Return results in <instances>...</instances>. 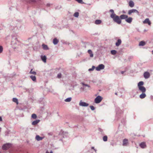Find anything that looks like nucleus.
Returning a JSON list of instances; mask_svg holds the SVG:
<instances>
[{
	"label": "nucleus",
	"instance_id": "0eeeda50",
	"mask_svg": "<svg viewBox=\"0 0 153 153\" xmlns=\"http://www.w3.org/2000/svg\"><path fill=\"white\" fill-rule=\"evenodd\" d=\"M17 38L15 37H13L11 41V44L13 45H15L17 44L18 42Z\"/></svg>",
	"mask_w": 153,
	"mask_h": 153
},
{
	"label": "nucleus",
	"instance_id": "c85d7f7f",
	"mask_svg": "<svg viewBox=\"0 0 153 153\" xmlns=\"http://www.w3.org/2000/svg\"><path fill=\"white\" fill-rule=\"evenodd\" d=\"M117 53V51H116L115 50H112L111 51V53L113 55H115Z\"/></svg>",
	"mask_w": 153,
	"mask_h": 153
},
{
	"label": "nucleus",
	"instance_id": "864d4df0",
	"mask_svg": "<svg viewBox=\"0 0 153 153\" xmlns=\"http://www.w3.org/2000/svg\"><path fill=\"white\" fill-rule=\"evenodd\" d=\"M80 89H83V88L82 87H81V88H80Z\"/></svg>",
	"mask_w": 153,
	"mask_h": 153
},
{
	"label": "nucleus",
	"instance_id": "c9c22d12",
	"mask_svg": "<svg viewBox=\"0 0 153 153\" xmlns=\"http://www.w3.org/2000/svg\"><path fill=\"white\" fill-rule=\"evenodd\" d=\"M96 68L94 66H92V67L91 68H89V69H88V71H93L94 70V68Z\"/></svg>",
	"mask_w": 153,
	"mask_h": 153
},
{
	"label": "nucleus",
	"instance_id": "f257e3e1",
	"mask_svg": "<svg viewBox=\"0 0 153 153\" xmlns=\"http://www.w3.org/2000/svg\"><path fill=\"white\" fill-rule=\"evenodd\" d=\"M109 12L111 13L110 15V17L113 19V21L118 22V20H120L119 16L117 15L114 13V11L113 9H111L109 10Z\"/></svg>",
	"mask_w": 153,
	"mask_h": 153
},
{
	"label": "nucleus",
	"instance_id": "2eb2a0df",
	"mask_svg": "<svg viewBox=\"0 0 153 153\" xmlns=\"http://www.w3.org/2000/svg\"><path fill=\"white\" fill-rule=\"evenodd\" d=\"M41 58L42 60L44 62H46V56L44 55H41Z\"/></svg>",
	"mask_w": 153,
	"mask_h": 153
},
{
	"label": "nucleus",
	"instance_id": "8fccbe9b",
	"mask_svg": "<svg viewBox=\"0 0 153 153\" xmlns=\"http://www.w3.org/2000/svg\"><path fill=\"white\" fill-rule=\"evenodd\" d=\"M122 12H123V13H126V12L124 10Z\"/></svg>",
	"mask_w": 153,
	"mask_h": 153
},
{
	"label": "nucleus",
	"instance_id": "f3484780",
	"mask_svg": "<svg viewBox=\"0 0 153 153\" xmlns=\"http://www.w3.org/2000/svg\"><path fill=\"white\" fill-rule=\"evenodd\" d=\"M140 146L143 149L146 146V143L145 142H142L140 144Z\"/></svg>",
	"mask_w": 153,
	"mask_h": 153
},
{
	"label": "nucleus",
	"instance_id": "5fc2aeb1",
	"mask_svg": "<svg viewBox=\"0 0 153 153\" xmlns=\"http://www.w3.org/2000/svg\"><path fill=\"white\" fill-rule=\"evenodd\" d=\"M115 95H117V93H115Z\"/></svg>",
	"mask_w": 153,
	"mask_h": 153
},
{
	"label": "nucleus",
	"instance_id": "37998d69",
	"mask_svg": "<svg viewBox=\"0 0 153 153\" xmlns=\"http://www.w3.org/2000/svg\"><path fill=\"white\" fill-rule=\"evenodd\" d=\"M99 130L101 132H102L103 131L102 129L100 128H99Z\"/></svg>",
	"mask_w": 153,
	"mask_h": 153
},
{
	"label": "nucleus",
	"instance_id": "393cba45",
	"mask_svg": "<svg viewBox=\"0 0 153 153\" xmlns=\"http://www.w3.org/2000/svg\"><path fill=\"white\" fill-rule=\"evenodd\" d=\"M88 52L90 54V56L91 57H92L93 56V54L91 50H89L88 51Z\"/></svg>",
	"mask_w": 153,
	"mask_h": 153
},
{
	"label": "nucleus",
	"instance_id": "72a5a7b5",
	"mask_svg": "<svg viewBox=\"0 0 153 153\" xmlns=\"http://www.w3.org/2000/svg\"><path fill=\"white\" fill-rule=\"evenodd\" d=\"M76 1H77L78 3L82 4H84V2H83L82 0H75Z\"/></svg>",
	"mask_w": 153,
	"mask_h": 153
},
{
	"label": "nucleus",
	"instance_id": "4468645a",
	"mask_svg": "<svg viewBox=\"0 0 153 153\" xmlns=\"http://www.w3.org/2000/svg\"><path fill=\"white\" fill-rule=\"evenodd\" d=\"M121 40L120 39H118L115 43L116 46L117 47L119 46L121 44Z\"/></svg>",
	"mask_w": 153,
	"mask_h": 153
},
{
	"label": "nucleus",
	"instance_id": "1a4fd4ad",
	"mask_svg": "<svg viewBox=\"0 0 153 153\" xmlns=\"http://www.w3.org/2000/svg\"><path fill=\"white\" fill-rule=\"evenodd\" d=\"M136 13L137 14H138L139 13V12L138 11L135 9H132L131 10H128V13L129 15H131L132 13Z\"/></svg>",
	"mask_w": 153,
	"mask_h": 153
},
{
	"label": "nucleus",
	"instance_id": "a878e982",
	"mask_svg": "<svg viewBox=\"0 0 153 153\" xmlns=\"http://www.w3.org/2000/svg\"><path fill=\"white\" fill-rule=\"evenodd\" d=\"M101 20L99 19L96 20L95 21V23L96 25L100 24L101 23Z\"/></svg>",
	"mask_w": 153,
	"mask_h": 153
},
{
	"label": "nucleus",
	"instance_id": "39448f33",
	"mask_svg": "<svg viewBox=\"0 0 153 153\" xmlns=\"http://www.w3.org/2000/svg\"><path fill=\"white\" fill-rule=\"evenodd\" d=\"M11 146V144L10 143H7L4 144L2 146L3 150H6L10 148Z\"/></svg>",
	"mask_w": 153,
	"mask_h": 153
},
{
	"label": "nucleus",
	"instance_id": "bb28decb",
	"mask_svg": "<svg viewBox=\"0 0 153 153\" xmlns=\"http://www.w3.org/2000/svg\"><path fill=\"white\" fill-rule=\"evenodd\" d=\"M30 78L34 82H36V78L35 76L31 75L30 76Z\"/></svg>",
	"mask_w": 153,
	"mask_h": 153
},
{
	"label": "nucleus",
	"instance_id": "a19ab883",
	"mask_svg": "<svg viewBox=\"0 0 153 153\" xmlns=\"http://www.w3.org/2000/svg\"><path fill=\"white\" fill-rule=\"evenodd\" d=\"M3 48L2 46H0V53H1L3 51Z\"/></svg>",
	"mask_w": 153,
	"mask_h": 153
},
{
	"label": "nucleus",
	"instance_id": "09e8293b",
	"mask_svg": "<svg viewBox=\"0 0 153 153\" xmlns=\"http://www.w3.org/2000/svg\"><path fill=\"white\" fill-rule=\"evenodd\" d=\"M150 97L151 99L153 98V96L152 95Z\"/></svg>",
	"mask_w": 153,
	"mask_h": 153
},
{
	"label": "nucleus",
	"instance_id": "49530a36",
	"mask_svg": "<svg viewBox=\"0 0 153 153\" xmlns=\"http://www.w3.org/2000/svg\"><path fill=\"white\" fill-rule=\"evenodd\" d=\"M50 4H47V7H49V6H50Z\"/></svg>",
	"mask_w": 153,
	"mask_h": 153
},
{
	"label": "nucleus",
	"instance_id": "58836bf2",
	"mask_svg": "<svg viewBox=\"0 0 153 153\" xmlns=\"http://www.w3.org/2000/svg\"><path fill=\"white\" fill-rule=\"evenodd\" d=\"M61 76H62V74L61 73H60L58 74L57 76V77L58 78H61Z\"/></svg>",
	"mask_w": 153,
	"mask_h": 153
},
{
	"label": "nucleus",
	"instance_id": "4be33fe9",
	"mask_svg": "<svg viewBox=\"0 0 153 153\" xmlns=\"http://www.w3.org/2000/svg\"><path fill=\"white\" fill-rule=\"evenodd\" d=\"M40 121L39 120H36L32 122V124L33 125H35L38 124Z\"/></svg>",
	"mask_w": 153,
	"mask_h": 153
},
{
	"label": "nucleus",
	"instance_id": "b1692460",
	"mask_svg": "<svg viewBox=\"0 0 153 153\" xmlns=\"http://www.w3.org/2000/svg\"><path fill=\"white\" fill-rule=\"evenodd\" d=\"M59 42V40L56 38H54L53 40V43L54 45H56Z\"/></svg>",
	"mask_w": 153,
	"mask_h": 153
},
{
	"label": "nucleus",
	"instance_id": "de8ad7c7",
	"mask_svg": "<svg viewBox=\"0 0 153 153\" xmlns=\"http://www.w3.org/2000/svg\"><path fill=\"white\" fill-rule=\"evenodd\" d=\"M91 148L92 149H95L94 147L93 146L91 147Z\"/></svg>",
	"mask_w": 153,
	"mask_h": 153
},
{
	"label": "nucleus",
	"instance_id": "e433bc0d",
	"mask_svg": "<svg viewBox=\"0 0 153 153\" xmlns=\"http://www.w3.org/2000/svg\"><path fill=\"white\" fill-rule=\"evenodd\" d=\"M82 84L83 86H87L88 88L90 87V86L88 84H85L84 83H82Z\"/></svg>",
	"mask_w": 153,
	"mask_h": 153
},
{
	"label": "nucleus",
	"instance_id": "6ab92c4d",
	"mask_svg": "<svg viewBox=\"0 0 153 153\" xmlns=\"http://www.w3.org/2000/svg\"><path fill=\"white\" fill-rule=\"evenodd\" d=\"M16 25L14 29H18L19 30L21 29V25L20 24V23H16Z\"/></svg>",
	"mask_w": 153,
	"mask_h": 153
},
{
	"label": "nucleus",
	"instance_id": "6e6552de",
	"mask_svg": "<svg viewBox=\"0 0 153 153\" xmlns=\"http://www.w3.org/2000/svg\"><path fill=\"white\" fill-rule=\"evenodd\" d=\"M79 105V106L83 107H87L89 105L88 103L82 102V100L80 101Z\"/></svg>",
	"mask_w": 153,
	"mask_h": 153
},
{
	"label": "nucleus",
	"instance_id": "13d9d810",
	"mask_svg": "<svg viewBox=\"0 0 153 153\" xmlns=\"http://www.w3.org/2000/svg\"><path fill=\"white\" fill-rule=\"evenodd\" d=\"M144 31H146V30H144Z\"/></svg>",
	"mask_w": 153,
	"mask_h": 153
},
{
	"label": "nucleus",
	"instance_id": "4c0bfd02",
	"mask_svg": "<svg viewBox=\"0 0 153 153\" xmlns=\"http://www.w3.org/2000/svg\"><path fill=\"white\" fill-rule=\"evenodd\" d=\"M90 108L93 111L95 110V107L93 105H91L90 106Z\"/></svg>",
	"mask_w": 153,
	"mask_h": 153
},
{
	"label": "nucleus",
	"instance_id": "9b49d317",
	"mask_svg": "<svg viewBox=\"0 0 153 153\" xmlns=\"http://www.w3.org/2000/svg\"><path fill=\"white\" fill-rule=\"evenodd\" d=\"M144 24H147L149 25H150L151 24V22L149 18H146L143 21Z\"/></svg>",
	"mask_w": 153,
	"mask_h": 153
},
{
	"label": "nucleus",
	"instance_id": "aec40b11",
	"mask_svg": "<svg viewBox=\"0 0 153 153\" xmlns=\"http://www.w3.org/2000/svg\"><path fill=\"white\" fill-rule=\"evenodd\" d=\"M146 97V95L145 93H142L140 95L139 97L141 99H143Z\"/></svg>",
	"mask_w": 153,
	"mask_h": 153
},
{
	"label": "nucleus",
	"instance_id": "603ef678",
	"mask_svg": "<svg viewBox=\"0 0 153 153\" xmlns=\"http://www.w3.org/2000/svg\"><path fill=\"white\" fill-rule=\"evenodd\" d=\"M33 71V69H31L30 72H33V71Z\"/></svg>",
	"mask_w": 153,
	"mask_h": 153
},
{
	"label": "nucleus",
	"instance_id": "5701e85b",
	"mask_svg": "<svg viewBox=\"0 0 153 153\" xmlns=\"http://www.w3.org/2000/svg\"><path fill=\"white\" fill-rule=\"evenodd\" d=\"M146 44V43L144 41H140L139 44V46H144Z\"/></svg>",
	"mask_w": 153,
	"mask_h": 153
},
{
	"label": "nucleus",
	"instance_id": "6e6d98bb",
	"mask_svg": "<svg viewBox=\"0 0 153 153\" xmlns=\"http://www.w3.org/2000/svg\"><path fill=\"white\" fill-rule=\"evenodd\" d=\"M48 134H50V135H51V134H50V133H48Z\"/></svg>",
	"mask_w": 153,
	"mask_h": 153
},
{
	"label": "nucleus",
	"instance_id": "2f4dec72",
	"mask_svg": "<svg viewBox=\"0 0 153 153\" xmlns=\"http://www.w3.org/2000/svg\"><path fill=\"white\" fill-rule=\"evenodd\" d=\"M71 97H68L66 98L65 100V101L66 102H69L71 101Z\"/></svg>",
	"mask_w": 153,
	"mask_h": 153
},
{
	"label": "nucleus",
	"instance_id": "423d86ee",
	"mask_svg": "<svg viewBox=\"0 0 153 153\" xmlns=\"http://www.w3.org/2000/svg\"><path fill=\"white\" fill-rule=\"evenodd\" d=\"M105 68V66L102 64L99 65L98 66L96 67V70L97 71H100L101 70Z\"/></svg>",
	"mask_w": 153,
	"mask_h": 153
},
{
	"label": "nucleus",
	"instance_id": "f03ea898",
	"mask_svg": "<svg viewBox=\"0 0 153 153\" xmlns=\"http://www.w3.org/2000/svg\"><path fill=\"white\" fill-rule=\"evenodd\" d=\"M144 82L143 81H140L137 84V87L139 90L142 93H145L146 89V88L143 86Z\"/></svg>",
	"mask_w": 153,
	"mask_h": 153
},
{
	"label": "nucleus",
	"instance_id": "3c124183",
	"mask_svg": "<svg viewBox=\"0 0 153 153\" xmlns=\"http://www.w3.org/2000/svg\"><path fill=\"white\" fill-rule=\"evenodd\" d=\"M94 150L95 152H97V150L96 149H94Z\"/></svg>",
	"mask_w": 153,
	"mask_h": 153
},
{
	"label": "nucleus",
	"instance_id": "f8f14e48",
	"mask_svg": "<svg viewBox=\"0 0 153 153\" xmlns=\"http://www.w3.org/2000/svg\"><path fill=\"white\" fill-rule=\"evenodd\" d=\"M128 143V140L126 139H124L123 140V145L124 146H127Z\"/></svg>",
	"mask_w": 153,
	"mask_h": 153
},
{
	"label": "nucleus",
	"instance_id": "ddd939ff",
	"mask_svg": "<svg viewBox=\"0 0 153 153\" xmlns=\"http://www.w3.org/2000/svg\"><path fill=\"white\" fill-rule=\"evenodd\" d=\"M132 20H133V19L131 17H129V18L128 17L125 20V21L126 22H127L129 24H130L131 22L132 21Z\"/></svg>",
	"mask_w": 153,
	"mask_h": 153
},
{
	"label": "nucleus",
	"instance_id": "9d476101",
	"mask_svg": "<svg viewBox=\"0 0 153 153\" xmlns=\"http://www.w3.org/2000/svg\"><path fill=\"white\" fill-rule=\"evenodd\" d=\"M143 76L145 79L149 78L150 76L149 73L148 72H145L144 73Z\"/></svg>",
	"mask_w": 153,
	"mask_h": 153
},
{
	"label": "nucleus",
	"instance_id": "412c9836",
	"mask_svg": "<svg viewBox=\"0 0 153 153\" xmlns=\"http://www.w3.org/2000/svg\"><path fill=\"white\" fill-rule=\"evenodd\" d=\"M129 5L131 7H133L134 6V3L132 1H130L129 2Z\"/></svg>",
	"mask_w": 153,
	"mask_h": 153
},
{
	"label": "nucleus",
	"instance_id": "f704fd0d",
	"mask_svg": "<svg viewBox=\"0 0 153 153\" xmlns=\"http://www.w3.org/2000/svg\"><path fill=\"white\" fill-rule=\"evenodd\" d=\"M31 117L33 119H36L37 117V116L36 114H33L32 115Z\"/></svg>",
	"mask_w": 153,
	"mask_h": 153
},
{
	"label": "nucleus",
	"instance_id": "a211bd4d",
	"mask_svg": "<svg viewBox=\"0 0 153 153\" xmlns=\"http://www.w3.org/2000/svg\"><path fill=\"white\" fill-rule=\"evenodd\" d=\"M35 138L38 141L41 140L43 138V137H40L39 135H36Z\"/></svg>",
	"mask_w": 153,
	"mask_h": 153
},
{
	"label": "nucleus",
	"instance_id": "7ed1b4c3",
	"mask_svg": "<svg viewBox=\"0 0 153 153\" xmlns=\"http://www.w3.org/2000/svg\"><path fill=\"white\" fill-rule=\"evenodd\" d=\"M119 19L120 20H118V21L117 22H114L116 23L118 25H120L121 24L122 22L121 19H126L128 17V16L124 15L122 14L120 16H119Z\"/></svg>",
	"mask_w": 153,
	"mask_h": 153
},
{
	"label": "nucleus",
	"instance_id": "c03bdc74",
	"mask_svg": "<svg viewBox=\"0 0 153 153\" xmlns=\"http://www.w3.org/2000/svg\"><path fill=\"white\" fill-rule=\"evenodd\" d=\"M2 121V119L1 117L0 116V121Z\"/></svg>",
	"mask_w": 153,
	"mask_h": 153
},
{
	"label": "nucleus",
	"instance_id": "4d7b16f0",
	"mask_svg": "<svg viewBox=\"0 0 153 153\" xmlns=\"http://www.w3.org/2000/svg\"><path fill=\"white\" fill-rule=\"evenodd\" d=\"M152 54H153V50L152 51Z\"/></svg>",
	"mask_w": 153,
	"mask_h": 153
},
{
	"label": "nucleus",
	"instance_id": "20e7f679",
	"mask_svg": "<svg viewBox=\"0 0 153 153\" xmlns=\"http://www.w3.org/2000/svg\"><path fill=\"white\" fill-rule=\"evenodd\" d=\"M102 99V98L100 96H97L94 99V102L96 103H100Z\"/></svg>",
	"mask_w": 153,
	"mask_h": 153
},
{
	"label": "nucleus",
	"instance_id": "a18cd8bd",
	"mask_svg": "<svg viewBox=\"0 0 153 153\" xmlns=\"http://www.w3.org/2000/svg\"><path fill=\"white\" fill-rule=\"evenodd\" d=\"M125 71H122L121 72V73L122 74H123L124 73H125Z\"/></svg>",
	"mask_w": 153,
	"mask_h": 153
},
{
	"label": "nucleus",
	"instance_id": "7c9ffc66",
	"mask_svg": "<svg viewBox=\"0 0 153 153\" xmlns=\"http://www.w3.org/2000/svg\"><path fill=\"white\" fill-rule=\"evenodd\" d=\"M108 137L106 135L104 136L103 137V140L104 141L106 142L107 141Z\"/></svg>",
	"mask_w": 153,
	"mask_h": 153
},
{
	"label": "nucleus",
	"instance_id": "473e14b6",
	"mask_svg": "<svg viewBox=\"0 0 153 153\" xmlns=\"http://www.w3.org/2000/svg\"><path fill=\"white\" fill-rule=\"evenodd\" d=\"M79 13L78 12H76L74 14V16L76 17H78L79 16Z\"/></svg>",
	"mask_w": 153,
	"mask_h": 153
},
{
	"label": "nucleus",
	"instance_id": "c756f323",
	"mask_svg": "<svg viewBox=\"0 0 153 153\" xmlns=\"http://www.w3.org/2000/svg\"><path fill=\"white\" fill-rule=\"evenodd\" d=\"M12 100L14 102L16 103L17 104H18V100L16 98H13Z\"/></svg>",
	"mask_w": 153,
	"mask_h": 153
},
{
	"label": "nucleus",
	"instance_id": "ea45409f",
	"mask_svg": "<svg viewBox=\"0 0 153 153\" xmlns=\"http://www.w3.org/2000/svg\"><path fill=\"white\" fill-rule=\"evenodd\" d=\"M30 73L31 74H33L34 75H36V73L34 71H33V72H30Z\"/></svg>",
	"mask_w": 153,
	"mask_h": 153
},
{
	"label": "nucleus",
	"instance_id": "cd10ccee",
	"mask_svg": "<svg viewBox=\"0 0 153 153\" xmlns=\"http://www.w3.org/2000/svg\"><path fill=\"white\" fill-rule=\"evenodd\" d=\"M116 114H118L119 113H120L121 110L119 107H117L116 109Z\"/></svg>",
	"mask_w": 153,
	"mask_h": 153
},
{
	"label": "nucleus",
	"instance_id": "dca6fc26",
	"mask_svg": "<svg viewBox=\"0 0 153 153\" xmlns=\"http://www.w3.org/2000/svg\"><path fill=\"white\" fill-rule=\"evenodd\" d=\"M42 47L43 49L44 50H48L49 49L47 45H45L44 44H42Z\"/></svg>",
	"mask_w": 153,
	"mask_h": 153
},
{
	"label": "nucleus",
	"instance_id": "79ce46f5",
	"mask_svg": "<svg viewBox=\"0 0 153 153\" xmlns=\"http://www.w3.org/2000/svg\"><path fill=\"white\" fill-rule=\"evenodd\" d=\"M45 153H53V152L52 151H51L50 152H49L48 151H47Z\"/></svg>",
	"mask_w": 153,
	"mask_h": 153
}]
</instances>
